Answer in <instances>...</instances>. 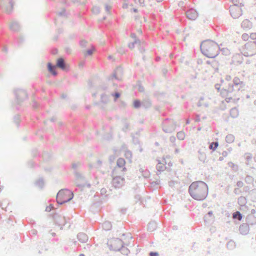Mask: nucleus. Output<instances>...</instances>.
<instances>
[{"label": "nucleus", "instance_id": "nucleus-1", "mask_svg": "<svg viewBox=\"0 0 256 256\" xmlns=\"http://www.w3.org/2000/svg\"><path fill=\"white\" fill-rule=\"evenodd\" d=\"M244 87V83L238 77H234L232 82H226L220 91L222 97L225 98L226 100L228 102L233 98L235 97L238 92L242 90Z\"/></svg>", "mask_w": 256, "mask_h": 256}, {"label": "nucleus", "instance_id": "nucleus-2", "mask_svg": "<svg viewBox=\"0 0 256 256\" xmlns=\"http://www.w3.org/2000/svg\"><path fill=\"white\" fill-rule=\"evenodd\" d=\"M188 192L194 200H202L208 196V186L205 182L202 181L194 182L190 186Z\"/></svg>", "mask_w": 256, "mask_h": 256}, {"label": "nucleus", "instance_id": "nucleus-3", "mask_svg": "<svg viewBox=\"0 0 256 256\" xmlns=\"http://www.w3.org/2000/svg\"><path fill=\"white\" fill-rule=\"evenodd\" d=\"M200 50L206 56L214 58L218 54L220 48L216 42L210 40H206L201 44Z\"/></svg>", "mask_w": 256, "mask_h": 256}, {"label": "nucleus", "instance_id": "nucleus-4", "mask_svg": "<svg viewBox=\"0 0 256 256\" xmlns=\"http://www.w3.org/2000/svg\"><path fill=\"white\" fill-rule=\"evenodd\" d=\"M233 5L230 7V12L234 18H238L242 14V7L244 6L242 0H232Z\"/></svg>", "mask_w": 256, "mask_h": 256}, {"label": "nucleus", "instance_id": "nucleus-5", "mask_svg": "<svg viewBox=\"0 0 256 256\" xmlns=\"http://www.w3.org/2000/svg\"><path fill=\"white\" fill-rule=\"evenodd\" d=\"M73 198L72 192L68 190H62L57 194L56 200L58 204H62L70 201Z\"/></svg>", "mask_w": 256, "mask_h": 256}, {"label": "nucleus", "instance_id": "nucleus-6", "mask_svg": "<svg viewBox=\"0 0 256 256\" xmlns=\"http://www.w3.org/2000/svg\"><path fill=\"white\" fill-rule=\"evenodd\" d=\"M244 54L247 56H253L256 53V41L247 42L243 48Z\"/></svg>", "mask_w": 256, "mask_h": 256}, {"label": "nucleus", "instance_id": "nucleus-7", "mask_svg": "<svg viewBox=\"0 0 256 256\" xmlns=\"http://www.w3.org/2000/svg\"><path fill=\"white\" fill-rule=\"evenodd\" d=\"M157 160L156 168L160 172H164L166 169L168 170L172 164L170 162H167L164 158H160Z\"/></svg>", "mask_w": 256, "mask_h": 256}, {"label": "nucleus", "instance_id": "nucleus-8", "mask_svg": "<svg viewBox=\"0 0 256 256\" xmlns=\"http://www.w3.org/2000/svg\"><path fill=\"white\" fill-rule=\"evenodd\" d=\"M124 184V178L120 176H116L112 180V184L115 188H120Z\"/></svg>", "mask_w": 256, "mask_h": 256}, {"label": "nucleus", "instance_id": "nucleus-9", "mask_svg": "<svg viewBox=\"0 0 256 256\" xmlns=\"http://www.w3.org/2000/svg\"><path fill=\"white\" fill-rule=\"evenodd\" d=\"M187 18L192 20H194L198 17V13L194 9H190L186 12Z\"/></svg>", "mask_w": 256, "mask_h": 256}, {"label": "nucleus", "instance_id": "nucleus-10", "mask_svg": "<svg viewBox=\"0 0 256 256\" xmlns=\"http://www.w3.org/2000/svg\"><path fill=\"white\" fill-rule=\"evenodd\" d=\"M126 161L123 158H119L116 162V166L120 168H122V172H126L127 169L125 166Z\"/></svg>", "mask_w": 256, "mask_h": 256}, {"label": "nucleus", "instance_id": "nucleus-11", "mask_svg": "<svg viewBox=\"0 0 256 256\" xmlns=\"http://www.w3.org/2000/svg\"><path fill=\"white\" fill-rule=\"evenodd\" d=\"M57 66L62 70L65 68L64 62L62 58H60L58 60Z\"/></svg>", "mask_w": 256, "mask_h": 256}, {"label": "nucleus", "instance_id": "nucleus-12", "mask_svg": "<svg viewBox=\"0 0 256 256\" xmlns=\"http://www.w3.org/2000/svg\"><path fill=\"white\" fill-rule=\"evenodd\" d=\"M234 136L232 134H230L226 136V141L228 143H230V144L232 143V142H234Z\"/></svg>", "mask_w": 256, "mask_h": 256}, {"label": "nucleus", "instance_id": "nucleus-13", "mask_svg": "<svg viewBox=\"0 0 256 256\" xmlns=\"http://www.w3.org/2000/svg\"><path fill=\"white\" fill-rule=\"evenodd\" d=\"M78 240L82 242L86 240H88V236L86 234H79L78 236Z\"/></svg>", "mask_w": 256, "mask_h": 256}, {"label": "nucleus", "instance_id": "nucleus-14", "mask_svg": "<svg viewBox=\"0 0 256 256\" xmlns=\"http://www.w3.org/2000/svg\"><path fill=\"white\" fill-rule=\"evenodd\" d=\"M232 218H233L240 220L242 218V216L239 212H236L232 214Z\"/></svg>", "mask_w": 256, "mask_h": 256}, {"label": "nucleus", "instance_id": "nucleus-15", "mask_svg": "<svg viewBox=\"0 0 256 256\" xmlns=\"http://www.w3.org/2000/svg\"><path fill=\"white\" fill-rule=\"evenodd\" d=\"M124 156L130 162H132V153L130 150H126L124 152Z\"/></svg>", "mask_w": 256, "mask_h": 256}, {"label": "nucleus", "instance_id": "nucleus-16", "mask_svg": "<svg viewBox=\"0 0 256 256\" xmlns=\"http://www.w3.org/2000/svg\"><path fill=\"white\" fill-rule=\"evenodd\" d=\"M48 70L50 72H52L54 75L56 76V66H52L51 65L50 63L48 64Z\"/></svg>", "mask_w": 256, "mask_h": 256}, {"label": "nucleus", "instance_id": "nucleus-17", "mask_svg": "<svg viewBox=\"0 0 256 256\" xmlns=\"http://www.w3.org/2000/svg\"><path fill=\"white\" fill-rule=\"evenodd\" d=\"M56 220L60 225H64L65 224L64 218L60 216L57 218Z\"/></svg>", "mask_w": 256, "mask_h": 256}, {"label": "nucleus", "instance_id": "nucleus-18", "mask_svg": "<svg viewBox=\"0 0 256 256\" xmlns=\"http://www.w3.org/2000/svg\"><path fill=\"white\" fill-rule=\"evenodd\" d=\"M218 146V143L217 142H213L210 144V148L212 150H215Z\"/></svg>", "mask_w": 256, "mask_h": 256}, {"label": "nucleus", "instance_id": "nucleus-19", "mask_svg": "<svg viewBox=\"0 0 256 256\" xmlns=\"http://www.w3.org/2000/svg\"><path fill=\"white\" fill-rule=\"evenodd\" d=\"M220 50L226 55H228L230 54V50L226 48H222Z\"/></svg>", "mask_w": 256, "mask_h": 256}, {"label": "nucleus", "instance_id": "nucleus-20", "mask_svg": "<svg viewBox=\"0 0 256 256\" xmlns=\"http://www.w3.org/2000/svg\"><path fill=\"white\" fill-rule=\"evenodd\" d=\"M54 209V206L52 204H50L49 206H47L46 208V212H50L52 210Z\"/></svg>", "mask_w": 256, "mask_h": 256}, {"label": "nucleus", "instance_id": "nucleus-21", "mask_svg": "<svg viewBox=\"0 0 256 256\" xmlns=\"http://www.w3.org/2000/svg\"><path fill=\"white\" fill-rule=\"evenodd\" d=\"M249 35L247 34H243L242 36V38L244 40L246 41L249 39Z\"/></svg>", "mask_w": 256, "mask_h": 256}, {"label": "nucleus", "instance_id": "nucleus-22", "mask_svg": "<svg viewBox=\"0 0 256 256\" xmlns=\"http://www.w3.org/2000/svg\"><path fill=\"white\" fill-rule=\"evenodd\" d=\"M134 106L136 108H138L140 105V102L139 100H136L134 102Z\"/></svg>", "mask_w": 256, "mask_h": 256}, {"label": "nucleus", "instance_id": "nucleus-23", "mask_svg": "<svg viewBox=\"0 0 256 256\" xmlns=\"http://www.w3.org/2000/svg\"><path fill=\"white\" fill-rule=\"evenodd\" d=\"M250 38H251L252 40H254V41H256V33H251L250 36H249Z\"/></svg>", "mask_w": 256, "mask_h": 256}, {"label": "nucleus", "instance_id": "nucleus-24", "mask_svg": "<svg viewBox=\"0 0 256 256\" xmlns=\"http://www.w3.org/2000/svg\"><path fill=\"white\" fill-rule=\"evenodd\" d=\"M177 136L178 138H180L182 139H183L184 137V134L182 132H178L177 134Z\"/></svg>", "mask_w": 256, "mask_h": 256}, {"label": "nucleus", "instance_id": "nucleus-25", "mask_svg": "<svg viewBox=\"0 0 256 256\" xmlns=\"http://www.w3.org/2000/svg\"><path fill=\"white\" fill-rule=\"evenodd\" d=\"M94 50V48L92 47L90 50H87L86 54L88 55H91Z\"/></svg>", "mask_w": 256, "mask_h": 256}, {"label": "nucleus", "instance_id": "nucleus-26", "mask_svg": "<svg viewBox=\"0 0 256 256\" xmlns=\"http://www.w3.org/2000/svg\"><path fill=\"white\" fill-rule=\"evenodd\" d=\"M114 96L115 100H116L120 96V94L118 92H116L114 94Z\"/></svg>", "mask_w": 256, "mask_h": 256}, {"label": "nucleus", "instance_id": "nucleus-27", "mask_svg": "<svg viewBox=\"0 0 256 256\" xmlns=\"http://www.w3.org/2000/svg\"><path fill=\"white\" fill-rule=\"evenodd\" d=\"M150 256H158V254L156 252H151L150 254Z\"/></svg>", "mask_w": 256, "mask_h": 256}, {"label": "nucleus", "instance_id": "nucleus-28", "mask_svg": "<svg viewBox=\"0 0 256 256\" xmlns=\"http://www.w3.org/2000/svg\"><path fill=\"white\" fill-rule=\"evenodd\" d=\"M104 224V225H108V228H111V226H111L110 224V223H108V222H105V223Z\"/></svg>", "mask_w": 256, "mask_h": 256}, {"label": "nucleus", "instance_id": "nucleus-29", "mask_svg": "<svg viewBox=\"0 0 256 256\" xmlns=\"http://www.w3.org/2000/svg\"><path fill=\"white\" fill-rule=\"evenodd\" d=\"M247 228V226H240V230H241L242 228Z\"/></svg>", "mask_w": 256, "mask_h": 256}, {"label": "nucleus", "instance_id": "nucleus-30", "mask_svg": "<svg viewBox=\"0 0 256 256\" xmlns=\"http://www.w3.org/2000/svg\"><path fill=\"white\" fill-rule=\"evenodd\" d=\"M189 122H189V120H188H188H186V124H189Z\"/></svg>", "mask_w": 256, "mask_h": 256}, {"label": "nucleus", "instance_id": "nucleus-31", "mask_svg": "<svg viewBox=\"0 0 256 256\" xmlns=\"http://www.w3.org/2000/svg\"><path fill=\"white\" fill-rule=\"evenodd\" d=\"M79 256H85L84 254H80Z\"/></svg>", "mask_w": 256, "mask_h": 256}, {"label": "nucleus", "instance_id": "nucleus-32", "mask_svg": "<svg viewBox=\"0 0 256 256\" xmlns=\"http://www.w3.org/2000/svg\"><path fill=\"white\" fill-rule=\"evenodd\" d=\"M232 111H236V110H232Z\"/></svg>", "mask_w": 256, "mask_h": 256}, {"label": "nucleus", "instance_id": "nucleus-33", "mask_svg": "<svg viewBox=\"0 0 256 256\" xmlns=\"http://www.w3.org/2000/svg\"><path fill=\"white\" fill-rule=\"evenodd\" d=\"M134 12H136V10H134Z\"/></svg>", "mask_w": 256, "mask_h": 256}, {"label": "nucleus", "instance_id": "nucleus-34", "mask_svg": "<svg viewBox=\"0 0 256 256\" xmlns=\"http://www.w3.org/2000/svg\"><path fill=\"white\" fill-rule=\"evenodd\" d=\"M242 2H244V0H242Z\"/></svg>", "mask_w": 256, "mask_h": 256}]
</instances>
